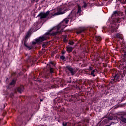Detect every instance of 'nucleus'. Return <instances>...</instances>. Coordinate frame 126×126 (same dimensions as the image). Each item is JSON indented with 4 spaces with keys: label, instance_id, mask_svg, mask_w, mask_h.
I'll list each match as a JSON object with an SVG mask.
<instances>
[{
    "label": "nucleus",
    "instance_id": "f704fd0d",
    "mask_svg": "<svg viewBox=\"0 0 126 126\" xmlns=\"http://www.w3.org/2000/svg\"><path fill=\"white\" fill-rule=\"evenodd\" d=\"M43 47H45V44L42 45Z\"/></svg>",
    "mask_w": 126,
    "mask_h": 126
},
{
    "label": "nucleus",
    "instance_id": "423d86ee",
    "mask_svg": "<svg viewBox=\"0 0 126 126\" xmlns=\"http://www.w3.org/2000/svg\"><path fill=\"white\" fill-rule=\"evenodd\" d=\"M121 51L123 52L124 54L121 58L120 63H126V45H125L124 44H121Z\"/></svg>",
    "mask_w": 126,
    "mask_h": 126
},
{
    "label": "nucleus",
    "instance_id": "1a4fd4ad",
    "mask_svg": "<svg viewBox=\"0 0 126 126\" xmlns=\"http://www.w3.org/2000/svg\"><path fill=\"white\" fill-rule=\"evenodd\" d=\"M119 79H120V75L116 74L113 78L111 79L110 82L111 83L117 82V81H119Z\"/></svg>",
    "mask_w": 126,
    "mask_h": 126
},
{
    "label": "nucleus",
    "instance_id": "cd10ccee",
    "mask_svg": "<svg viewBox=\"0 0 126 126\" xmlns=\"http://www.w3.org/2000/svg\"><path fill=\"white\" fill-rule=\"evenodd\" d=\"M123 64H124V63H121L120 64V65H119V67H120V68H122V66H123Z\"/></svg>",
    "mask_w": 126,
    "mask_h": 126
},
{
    "label": "nucleus",
    "instance_id": "ddd939ff",
    "mask_svg": "<svg viewBox=\"0 0 126 126\" xmlns=\"http://www.w3.org/2000/svg\"><path fill=\"white\" fill-rule=\"evenodd\" d=\"M96 71L95 70H93L91 71L90 75L93 76V77H95L96 76Z\"/></svg>",
    "mask_w": 126,
    "mask_h": 126
},
{
    "label": "nucleus",
    "instance_id": "473e14b6",
    "mask_svg": "<svg viewBox=\"0 0 126 126\" xmlns=\"http://www.w3.org/2000/svg\"><path fill=\"white\" fill-rule=\"evenodd\" d=\"M58 34V32H55L54 35Z\"/></svg>",
    "mask_w": 126,
    "mask_h": 126
},
{
    "label": "nucleus",
    "instance_id": "bb28decb",
    "mask_svg": "<svg viewBox=\"0 0 126 126\" xmlns=\"http://www.w3.org/2000/svg\"><path fill=\"white\" fill-rule=\"evenodd\" d=\"M122 122H124L125 123H126V118H122Z\"/></svg>",
    "mask_w": 126,
    "mask_h": 126
},
{
    "label": "nucleus",
    "instance_id": "dca6fc26",
    "mask_svg": "<svg viewBox=\"0 0 126 126\" xmlns=\"http://www.w3.org/2000/svg\"><path fill=\"white\" fill-rule=\"evenodd\" d=\"M72 50H73V48H72V47H67V51L69 53H70V52H72Z\"/></svg>",
    "mask_w": 126,
    "mask_h": 126
},
{
    "label": "nucleus",
    "instance_id": "f8f14e48",
    "mask_svg": "<svg viewBox=\"0 0 126 126\" xmlns=\"http://www.w3.org/2000/svg\"><path fill=\"white\" fill-rule=\"evenodd\" d=\"M17 90L19 92V93H21L24 90V87L23 86H21L18 88H17Z\"/></svg>",
    "mask_w": 126,
    "mask_h": 126
},
{
    "label": "nucleus",
    "instance_id": "4be33fe9",
    "mask_svg": "<svg viewBox=\"0 0 126 126\" xmlns=\"http://www.w3.org/2000/svg\"><path fill=\"white\" fill-rule=\"evenodd\" d=\"M120 2L121 3H122V4H126V0H121Z\"/></svg>",
    "mask_w": 126,
    "mask_h": 126
},
{
    "label": "nucleus",
    "instance_id": "6e6552de",
    "mask_svg": "<svg viewBox=\"0 0 126 126\" xmlns=\"http://www.w3.org/2000/svg\"><path fill=\"white\" fill-rule=\"evenodd\" d=\"M47 66H49L50 67V71H48L44 73V76L45 77H47V76H48L49 74L50 73H53L54 72V71H53V68H52V66H55V64L53 63L52 62H50L49 64H47Z\"/></svg>",
    "mask_w": 126,
    "mask_h": 126
},
{
    "label": "nucleus",
    "instance_id": "b1692460",
    "mask_svg": "<svg viewBox=\"0 0 126 126\" xmlns=\"http://www.w3.org/2000/svg\"><path fill=\"white\" fill-rule=\"evenodd\" d=\"M62 126H67V122H63L62 123Z\"/></svg>",
    "mask_w": 126,
    "mask_h": 126
},
{
    "label": "nucleus",
    "instance_id": "0eeeda50",
    "mask_svg": "<svg viewBox=\"0 0 126 126\" xmlns=\"http://www.w3.org/2000/svg\"><path fill=\"white\" fill-rule=\"evenodd\" d=\"M48 34L45 35H43L42 36H40L39 38H37L35 39V42H32L33 45H36V43H41V42H43V41L46 40V39L49 38Z\"/></svg>",
    "mask_w": 126,
    "mask_h": 126
},
{
    "label": "nucleus",
    "instance_id": "a878e982",
    "mask_svg": "<svg viewBox=\"0 0 126 126\" xmlns=\"http://www.w3.org/2000/svg\"><path fill=\"white\" fill-rule=\"evenodd\" d=\"M73 44H74V42L73 41H70L69 42V45H73Z\"/></svg>",
    "mask_w": 126,
    "mask_h": 126
},
{
    "label": "nucleus",
    "instance_id": "7ed1b4c3",
    "mask_svg": "<svg viewBox=\"0 0 126 126\" xmlns=\"http://www.w3.org/2000/svg\"><path fill=\"white\" fill-rule=\"evenodd\" d=\"M120 21V19L115 18L108 23V24H109V31H111V32H117V31H118V28H119V23Z\"/></svg>",
    "mask_w": 126,
    "mask_h": 126
},
{
    "label": "nucleus",
    "instance_id": "7c9ffc66",
    "mask_svg": "<svg viewBox=\"0 0 126 126\" xmlns=\"http://www.w3.org/2000/svg\"><path fill=\"white\" fill-rule=\"evenodd\" d=\"M89 70H93V67H89Z\"/></svg>",
    "mask_w": 126,
    "mask_h": 126
},
{
    "label": "nucleus",
    "instance_id": "6ab92c4d",
    "mask_svg": "<svg viewBox=\"0 0 126 126\" xmlns=\"http://www.w3.org/2000/svg\"><path fill=\"white\" fill-rule=\"evenodd\" d=\"M16 82V81L15 80H12L11 82L10 83V85H14Z\"/></svg>",
    "mask_w": 126,
    "mask_h": 126
},
{
    "label": "nucleus",
    "instance_id": "393cba45",
    "mask_svg": "<svg viewBox=\"0 0 126 126\" xmlns=\"http://www.w3.org/2000/svg\"><path fill=\"white\" fill-rule=\"evenodd\" d=\"M60 59H61V60H65V56L62 55L60 57Z\"/></svg>",
    "mask_w": 126,
    "mask_h": 126
},
{
    "label": "nucleus",
    "instance_id": "9b49d317",
    "mask_svg": "<svg viewBox=\"0 0 126 126\" xmlns=\"http://www.w3.org/2000/svg\"><path fill=\"white\" fill-rule=\"evenodd\" d=\"M114 37L118 38L119 39H120V40H121V42L122 43L124 42V39H123L124 36H123V34H120V33H118L115 35Z\"/></svg>",
    "mask_w": 126,
    "mask_h": 126
},
{
    "label": "nucleus",
    "instance_id": "f03ea898",
    "mask_svg": "<svg viewBox=\"0 0 126 126\" xmlns=\"http://www.w3.org/2000/svg\"><path fill=\"white\" fill-rule=\"evenodd\" d=\"M65 11H68V9H66L65 5H63L57 8L56 10L53 11V12H50V11H47L45 12H41L38 15L37 17H40L39 20H42L44 18H47L49 15L48 19H50L52 18V16H57V15H60L61 14H63L65 13Z\"/></svg>",
    "mask_w": 126,
    "mask_h": 126
},
{
    "label": "nucleus",
    "instance_id": "9d476101",
    "mask_svg": "<svg viewBox=\"0 0 126 126\" xmlns=\"http://www.w3.org/2000/svg\"><path fill=\"white\" fill-rule=\"evenodd\" d=\"M67 69L70 72L71 74V75H74L75 73H76V69L70 67V66H67Z\"/></svg>",
    "mask_w": 126,
    "mask_h": 126
},
{
    "label": "nucleus",
    "instance_id": "e433bc0d",
    "mask_svg": "<svg viewBox=\"0 0 126 126\" xmlns=\"http://www.w3.org/2000/svg\"><path fill=\"white\" fill-rule=\"evenodd\" d=\"M106 28V27H103V29H104L105 30V29Z\"/></svg>",
    "mask_w": 126,
    "mask_h": 126
},
{
    "label": "nucleus",
    "instance_id": "f3484780",
    "mask_svg": "<svg viewBox=\"0 0 126 126\" xmlns=\"http://www.w3.org/2000/svg\"><path fill=\"white\" fill-rule=\"evenodd\" d=\"M24 45L25 46H26V48H27V49H29V50H31V49H32V46H29L28 45H27V44H26L25 42H24Z\"/></svg>",
    "mask_w": 126,
    "mask_h": 126
},
{
    "label": "nucleus",
    "instance_id": "c85d7f7f",
    "mask_svg": "<svg viewBox=\"0 0 126 126\" xmlns=\"http://www.w3.org/2000/svg\"><path fill=\"white\" fill-rule=\"evenodd\" d=\"M113 1V0H109V1L107 2V3L109 4V3H111Z\"/></svg>",
    "mask_w": 126,
    "mask_h": 126
},
{
    "label": "nucleus",
    "instance_id": "72a5a7b5",
    "mask_svg": "<svg viewBox=\"0 0 126 126\" xmlns=\"http://www.w3.org/2000/svg\"><path fill=\"white\" fill-rule=\"evenodd\" d=\"M40 102H43V100L42 99H40Z\"/></svg>",
    "mask_w": 126,
    "mask_h": 126
},
{
    "label": "nucleus",
    "instance_id": "58836bf2",
    "mask_svg": "<svg viewBox=\"0 0 126 126\" xmlns=\"http://www.w3.org/2000/svg\"><path fill=\"white\" fill-rule=\"evenodd\" d=\"M102 32H104V30H102Z\"/></svg>",
    "mask_w": 126,
    "mask_h": 126
},
{
    "label": "nucleus",
    "instance_id": "4c0bfd02",
    "mask_svg": "<svg viewBox=\"0 0 126 126\" xmlns=\"http://www.w3.org/2000/svg\"><path fill=\"white\" fill-rule=\"evenodd\" d=\"M29 59H30V57H29L28 59L29 60Z\"/></svg>",
    "mask_w": 126,
    "mask_h": 126
},
{
    "label": "nucleus",
    "instance_id": "aec40b11",
    "mask_svg": "<svg viewBox=\"0 0 126 126\" xmlns=\"http://www.w3.org/2000/svg\"><path fill=\"white\" fill-rule=\"evenodd\" d=\"M116 15H119V13H118V11H115L113 12L112 16H116Z\"/></svg>",
    "mask_w": 126,
    "mask_h": 126
},
{
    "label": "nucleus",
    "instance_id": "5701e85b",
    "mask_svg": "<svg viewBox=\"0 0 126 126\" xmlns=\"http://www.w3.org/2000/svg\"><path fill=\"white\" fill-rule=\"evenodd\" d=\"M124 70H123V75H126V68L125 67H124L123 68Z\"/></svg>",
    "mask_w": 126,
    "mask_h": 126
},
{
    "label": "nucleus",
    "instance_id": "a211bd4d",
    "mask_svg": "<svg viewBox=\"0 0 126 126\" xmlns=\"http://www.w3.org/2000/svg\"><path fill=\"white\" fill-rule=\"evenodd\" d=\"M95 39L96 40V41H101V40H102V37H101V36H95Z\"/></svg>",
    "mask_w": 126,
    "mask_h": 126
},
{
    "label": "nucleus",
    "instance_id": "412c9836",
    "mask_svg": "<svg viewBox=\"0 0 126 126\" xmlns=\"http://www.w3.org/2000/svg\"><path fill=\"white\" fill-rule=\"evenodd\" d=\"M87 7V3H86V2L85 1H83V7L84 8H86Z\"/></svg>",
    "mask_w": 126,
    "mask_h": 126
},
{
    "label": "nucleus",
    "instance_id": "c756f323",
    "mask_svg": "<svg viewBox=\"0 0 126 126\" xmlns=\"http://www.w3.org/2000/svg\"><path fill=\"white\" fill-rule=\"evenodd\" d=\"M63 41L64 42H66V41H67V39H66V37H64Z\"/></svg>",
    "mask_w": 126,
    "mask_h": 126
},
{
    "label": "nucleus",
    "instance_id": "39448f33",
    "mask_svg": "<svg viewBox=\"0 0 126 126\" xmlns=\"http://www.w3.org/2000/svg\"><path fill=\"white\" fill-rule=\"evenodd\" d=\"M97 28H98L81 27L78 28V31L76 32H84V31L97 32Z\"/></svg>",
    "mask_w": 126,
    "mask_h": 126
},
{
    "label": "nucleus",
    "instance_id": "2eb2a0df",
    "mask_svg": "<svg viewBox=\"0 0 126 126\" xmlns=\"http://www.w3.org/2000/svg\"><path fill=\"white\" fill-rule=\"evenodd\" d=\"M32 33L31 32H28V33L25 36V39L26 40V39H28L31 36Z\"/></svg>",
    "mask_w": 126,
    "mask_h": 126
},
{
    "label": "nucleus",
    "instance_id": "c9c22d12",
    "mask_svg": "<svg viewBox=\"0 0 126 126\" xmlns=\"http://www.w3.org/2000/svg\"><path fill=\"white\" fill-rule=\"evenodd\" d=\"M62 54H65V52H62Z\"/></svg>",
    "mask_w": 126,
    "mask_h": 126
},
{
    "label": "nucleus",
    "instance_id": "f257e3e1",
    "mask_svg": "<svg viewBox=\"0 0 126 126\" xmlns=\"http://www.w3.org/2000/svg\"><path fill=\"white\" fill-rule=\"evenodd\" d=\"M69 19H70V22L76 19L75 10H72L67 18L64 19L59 24L47 31V32H71V30L69 29L64 30V28L67 26L66 24L69 22Z\"/></svg>",
    "mask_w": 126,
    "mask_h": 126
},
{
    "label": "nucleus",
    "instance_id": "20e7f679",
    "mask_svg": "<svg viewBox=\"0 0 126 126\" xmlns=\"http://www.w3.org/2000/svg\"><path fill=\"white\" fill-rule=\"evenodd\" d=\"M43 25V23L41 22V21H39L34 23L32 28L30 29L28 32H36L37 30L41 28V26Z\"/></svg>",
    "mask_w": 126,
    "mask_h": 126
},
{
    "label": "nucleus",
    "instance_id": "4468645a",
    "mask_svg": "<svg viewBox=\"0 0 126 126\" xmlns=\"http://www.w3.org/2000/svg\"><path fill=\"white\" fill-rule=\"evenodd\" d=\"M73 10H75V11L76 12V14H78V13H81V11H82V10H81V7L78 6V11L77 12L74 9Z\"/></svg>",
    "mask_w": 126,
    "mask_h": 126
},
{
    "label": "nucleus",
    "instance_id": "2f4dec72",
    "mask_svg": "<svg viewBox=\"0 0 126 126\" xmlns=\"http://www.w3.org/2000/svg\"><path fill=\"white\" fill-rule=\"evenodd\" d=\"M80 32H77V34H80Z\"/></svg>",
    "mask_w": 126,
    "mask_h": 126
}]
</instances>
